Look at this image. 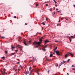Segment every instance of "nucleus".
Wrapping results in <instances>:
<instances>
[{
    "label": "nucleus",
    "instance_id": "obj_1",
    "mask_svg": "<svg viewBox=\"0 0 75 75\" xmlns=\"http://www.w3.org/2000/svg\"><path fill=\"white\" fill-rule=\"evenodd\" d=\"M42 39H43V37H42L40 39L39 41L40 42H37L36 41H35L33 43V45H37L36 46V48H38V46L40 45V44L42 42Z\"/></svg>",
    "mask_w": 75,
    "mask_h": 75
},
{
    "label": "nucleus",
    "instance_id": "obj_2",
    "mask_svg": "<svg viewBox=\"0 0 75 75\" xmlns=\"http://www.w3.org/2000/svg\"><path fill=\"white\" fill-rule=\"evenodd\" d=\"M23 42L26 46H27L28 45H27V40H25V39H24L23 40Z\"/></svg>",
    "mask_w": 75,
    "mask_h": 75
},
{
    "label": "nucleus",
    "instance_id": "obj_3",
    "mask_svg": "<svg viewBox=\"0 0 75 75\" xmlns=\"http://www.w3.org/2000/svg\"><path fill=\"white\" fill-rule=\"evenodd\" d=\"M66 62H67V61H64V60H63V62H62L61 63L59 64V66H61V65H62V64H65Z\"/></svg>",
    "mask_w": 75,
    "mask_h": 75
},
{
    "label": "nucleus",
    "instance_id": "obj_4",
    "mask_svg": "<svg viewBox=\"0 0 75 75\" xmlns=\"http://www.w3.org/2000/svg\"><path fill=\"white\" fill-rule=\"evenodd\" d=\"M1 74H3V75H4V74H7V73H6V71L3 72V71H2V70H1Z\"/></svg>",
    "mask_w": 75,
    "mask_h": 75
},
{
    "label": "nucleus",
    "instance_id": "obj_5",
    "mask_svg": "<svg viewBox=\"0 0 75 75\" xmlns=\"http://www.w3.org/2000/svg\"><path fill=\"white\" fill-rule=\"evenodd\" d=\"M67 54L68 55H69V54H70V55H71V57H74V54H73L72 53H68Z\"/></svg>",
    "mask_w": 75,
    "mask_h": 75
},
{
    "label": "nucleus",
    "instance_id": "obj_6",
    "mask_svg": "<svg viewBox=\"0 0 75 75\" xmlns=\"http://www.w3.org/2000/svg\"><path fill=\"white\" fill-rule=\"evenodd\" d=\"M17 47H18V48H23V47H22V46L19 45H17Z\"/></svg>",
    "mask_w": 75,
    "mask_h": 75
},
{
    "label": "nucleus",
    "instance_id": "obj_7",
    "mask_svg": "<svg viewBox=\"0 0 75 75\" xmlns=\"http://www.w3.org/2000/svg\"><path fill=\"white\" fill-rule=\"evenodd\" d=\"M56 54H57V55H59L60 54H59V51H56Z\"/></svg>",
    "mask_w": 75,
    "mask_h": 75
},
{
    "label": "nucleus",
    "instance_id": "obj_8",
    "mask_svg": "<svg viewBox=\"0 0 75 75\" xmlns=\"http://www.w3.org/2000/svg\"><path fill=\"white\" fill-rule=\"evenodd\" d=\"M69 37V39H71V38H74V37L72 36H71V37Z\"/></svg>",
    "mask_w": 75,
    "mask_h": 75
},
{
    "label": "nucleus",
    "instance_id": "obj_9",
    "mask_svg": "<svg viewBox=\"0 0 75 75\" xmlns=\"http://www.w3.org/2000/svg\"><path fill=\"white\" fill-rule=\"evenodd\" d=\"M45 44H46L47 43V42H49V41H48V40H46L45 41Z\"/></svg>",
    "mask_w": 75,
    "mask_h": 75
},
{
    "label": "nucleus",
    "instance_id": "obj_10",
    "mask_svg": "<svg viewBox=\"0 0 75 75\" xmlns=\"http://www.w3.org/2000/svg\"><path fill=\"white\" fill-rule=\"evenodd\" d=\"M29 73V71H27L26 73H25V74L26 75H27V74H28Z\"/></svg>",
    "mask_w": 75,
    "mask_h": 75
},
{
    "label": "nucleus",
    "instance_id": "obj_11",
    "mask_svg": "<svg viewBox=\"0 0 75 75\" xmlns=\"http://www.w3.org/2000/svg\"><path fill=\"white\" fill-rule=\"evenodd\" d=\"M57 47H56V48L54 50V52H56L55 51V50H57Z\"/></svg>",
    "mask_w": 75,
    "mask_h": 75
},
{
    "label": "nucleus",
    "instance_id": "obj_12",
    "mask_svg": "<svg viewBox=\"0 0 75 75\" xmlns=\"http://www.w3.org/2000/svg\"><path fill=\"white\" fill-rule=\"evenodd\" d=\"M65 57V58L66 59L68 57V55L67 54H66Z\"/></svg>",
    "mask_w": 75,
    "mask_h": 75
},
{
    "label": "nucleus",
    "instance_id": "obj_13",
    "mask_svg": "<svg viewBox=\"0 0 75 75\" xmlns=\"http://www.w3.org/2000/svg\"><path fill=\"white\" fill-rule=\"evenodd\" d=\"M47 47V45H46L45 46L43 47L44 49H45V48H46Z\"/></svg>",
    "mask_w": 75,
    "mask_h": 75
},
{
    "label": "nucleus",
    "instance_id": "obj_14",
    "mask_svg": "<svg viewBox=\"0 0 75 75\" xmlns=\"http://www.w3.org/2000/svg\"><path fill=\"white\" fill-rule=\"evenodd\" d=\"M33 60H34V61H37V59H36V58H34V57H33Z\"/></svg>",
    "mask_w": 75,
    "mask_h": 75
},
{
    "label": "nucleus",
    "instance_id": "obj_15",
    "mask_svg": "<svg viewBox=\"0 0 75 75\" xmlns=\"http://www.w3.org/2000/svg\"><path fill=\"white\" fill-rule=\"evenodd\" d=\"M11 48L12 49H14V48H15V47H13V45H12L11 46Z\"/></svg>",
    "mask_w": 75,
    "mask_h": 75
},
{
    "label": "nucleus",
    "instance_id": "obj_16",
    "mask_svg": "<svg viewBox=\"0 0 75 75\" xmlns=\"http://www.w3.org/2000/svg\"><path fill=\"white\" fill-rule=\"evenodd\" d=\"M53 1L55 4H57V2L55 0H53Z\"/></svg>",
    "mask_w": 75,
    "mask_h": 75
},
{
    "label": "nucleus",
    "instance_id": "obj_17",
    "mask_svg": "<svg viewBox=\"0 0 75 75\" xmlns=\"http://www.w3.org/2000/svg\"><path fill=\"white\" fill-rule=\"evenodd\" d=\"M70 61V59H68V60L66 61H67V62H69Z\"/></svg>",
    "mask_w": 75,
    "mask_h": 75
},
{
    "label": "nucleus",
    "instance_id": "obj_18",
    "mask_svg": "<svg viewBox=\"0 0 75 75\" xmlns=\"http://www.w3.org/2000/svg\"><path fill=\"white\" fill-rule=\"evenodd\" d=\"M52 54H51L50 55V57H52Z\"/></svg>",
    "mask_w": 75,
    "mask_h": 75
},
{
    "label": "nucleus",
    "instance_id": "obj_19",
    "mask_svg": "<svg viewBox=\"0 0 75 75\" xmlns=\"http://www.w3.org/2000/svg\"><path fill=\"white\" fill-rule=\"evenodd\" d=\"M4 58H5V57H1L2 59H4Z\"/></svg>",
    "mask_w": 75,
    "mask_h": 75
},
{
    "label": "nucleus",
    "instance_id": "obj_20",
    "mask_svg": "<svg viewBox=\"0 0 75 75\" xmlns=\"http://www.w3.org/2000/svg\"><path fill=\"white\" fill-rule=\"evenodd\" d=\"M46 61H50V59H46Z\"/></svg>",
    "mask_w": 75,
    "mask_h": 75
},
{
    "label": "nucleus",
    "instance_id": "obj_21",
    "mask_svg": "<svg viewBox=\"0 0 75 75\" xmlns=\"http://www.w3.org/2000/svg\"><path fill=\"white\" fill-rule=\"evenodd\" d=\"M15 51L16 52H18V50H15Z\"/></svg>",
    "mask_w": 75,
    "mask_h": 75
},
{
    "label": "nucleus",
    "instance_id": "obj_22",
    "mask_svg": "<svg viewBox=\"0 0 75 75\" xmlns=\"http://www.w3.org/2000/svg\"><path fill=\"white\" fill-rule=\"evenodd\" d=\"M38 71H39V70H38V72H37V74H38L39 75H40V73H38Z\"/></svg>",
    "mask_w": 75,
    "mask_h": 75
},
{
    "label": "nucleus",
    "instance_id": "obj_23",
    "mask_svg": "<svg viewBox=\"0 0 75 75\" xmlns=\"http://www.w3.org/2000/svg\"><path fill=\"white\" fill-rule=\"evenodd\" d=\"M55 42H60V41H57V40L55 41Z\"/></svg>",
    "mask_w": 75,
    "mask_h": 75
},
{
    "label": "nucleus",
    "instance_id": "obj_24",
    "mask_svg": "<svg viewBox=\"0 0 75 75\" xmlns=\"http://www.w3.org/2000/svg\"><path fill=\"white\" fill-rule=\"evenodd\" d=\"M42 24L44 25H45V23H42Z\"/></svg>",
    "mask_w": 75,
    "mask_h": 75
},
{
    "label": "nucleus",
    "instance_id": "obj_25",
    "mask_svg": "<svg viewBox=\"0 0 75 75\" xmlns=\"http://www.w3.org/2000/svg\"><path fill=\"white\" fill-rule=\"evenodd\" d=\"M5 54H7V51H5Z\"/></svg>",
    "mask_w": 75,
    "mask_h": 75
},
{
    "label": "nucleus",
    "instance_id": "obj_26",
    "mask_svg": "<svg viewBox=\"0 0 75 75\" xmlns=\"http://www.w3.org/2000/svg\"><path fill=\"white\" fill-rule=\"evenodd\" d=\"M50 11H52V8H51L50 9H49Z\"/></svg>",
    "mask_w": 75,
    "mask_h": 75
},
{
    "label": "nucleus",
    "instance_id": "obj_27",
    "mask_svg": "<svg viewBox=\"0 0 75 75\" xmlns=\"http://www.w3.org/2000/svg\"><path fill=\"white\" fill-rule=\"evenodd\" d=\"M20 51H21V52H23V50H22V49L20 48Z\"/></svg>",
    "mask_w": 75,
    "mask_h": 75
},
{
    "label": "nucleus",
    "instance_id": "obj_28",
    "mask_svg": "<svg viewBox=\"0 0 75 75\" xmlns=\"http://www.w3.org/2000/svg\"><path fill=\"white\" fill-rule=\"evenodd\" d=\"M1 38H3V39L4 38V37L3 36L1 37Z\"/></svg>",
    "mask_w": 75,
    "mask_h": 75
},
{
    "label": "nucleus",
    "instance_id": "obj_29",
    "mask_svg": "<svg viewBox=\"0 0 75 75\" xmlns=\"http://www.w3.org/2000/svg\"><path fill=\"white\" fill-rule=\"evenodd\" d=\"M69 40H70V42H71L72 41V40H71V39H69Z\"/></svg>",
    "mask_w": 75,
    "mask_h": 75
},
{
    "label": "nucleus",
    "instance_id": "obj_30",
    "mask_svg": "<svg viewBox=\"0 0 75 75\" xmlns=\"http://www.w3.org/2000/svg\"><path fill=\"white\" fill-rule=\"evenodd\" d=\"M15 53H12V54H11V55H14Z\"/></svg>",
    "mask_w": 75,
    "mask_h": 75
},
{
    "label": "nucleus",
    "instance_id": "obj_31",
    "mask_svg": "<svg viewBox=\"0 0 75 75\" xmlns=\"http://www.w3.org/2000/svg\"><path fill=\"white\" fill-rule=\"evenodd\" d=\"M38 5H39L38 4H37L35 6H36V7H37V6H38Z\"/></svg>",
    "mask_w": 75,
    "mask_h": 75
},
{
    "label": "nucleus",
    "instance_id": "obj_32",
    "mask_svg": "<svg viewBox=\"0 0 75 75\" xmlns=\"http://www.w3.org/2000/svg\"><path fill=\"white\" fill-rule=\"evenodd\" d=\"M43 51H46V49H43Z\"/></svg>",
    "mask_w": 75,
    "mask_h": 75
},
{
    "label": "nucleus",
    "instance_id": "obj_33",
    "mask_svg": "<svg viewBox=\"0 0 75 75\" xmlns=\"http://www.w3.org/2000/svg\"><path fill=\"white\" fill-rule=\"evenodd\" d=\"M28 24V23H25V25H27Z\"/></svg>",
    "mask_w": 75,
    "mask_h": 75
},
{
    "label": "nucleus",
    "instance_id": "obj_34",
    "mask_svg": "<svg viewBox=\"0 0 75 75\" xmlns=\"http://www.w3.org/2000/svg\"><path fill=\"white\" fill-rule=\"evenodd\" d=\"M14 18H17V17H16V16H14Z\"/></svg>",
    "mask_w": 75,
    "mask_h": 75
},
{
    "label": "nucleus",
    "instance_id": "obj_35",
    "mask_svg": "<svg viewBox=\"0 0 75 75\" xmlns=\"http://www.w3.org/2000/svg\"><path fill=\"white\" fill-rule=\"evenodd\" d=\"M65 20H68V19L67 18H65Z\"/></svg>",
    "mask_w": 75,
    "mask_h": 75
},
{
    "label": "nucleus",
    "instance_id": "obj_36",
    "mask_svg": "<svg viewBox=\"0 0 75 75\" xmlns=\"http://www.w3.org/2000/svg\"><path fill=\"white\" fill-rule=\"evenodd\" d=\"M17 64H20V62H18L17 63Z\"/></svg>",
    "mask_w": 75,
    "mask_h": 75
},
{
    "label": "nucleus",
    "instance_id": "obj_37",
    "mask_svg": "<svg viewBox=\"0 0 75 75\" xmlns=\"http://www.w3.org/2000/svg\"><path fill=\"white\" fill-rule=\"evenodd\" d=\"M57 12H58L59 13V12H60V11H57Z\"/></svg>",
    "mask_w": 75,
    "mask_h": 75
},
{
    "label": "nucleus",
    "instance_id": "obj_38",
    "mask_svg": "<svg viewBox=\"0 0 75 75\" xmlns=\"http://www.w3.org/2000/svg\"><path fill=\"white\" fill-rule=\"evenodd\" d=\"M20 70H21V69H18V71H20Z\"/></svg>",
    "mask_w": 75,
    "mask_h": 75
},
{
    "label": "nucleus",
    "instance_id": "obj_39",
    "mask_svg": "<svg viewBox=\"0 0 75 75\" xmlns=\"http://www.w3.org/2000/svg\"><path fill=\"white\" fill-rule=\"evenodd\" d=\"M15 68H16V67H14V68H13V69L14 70H15Z\"/></svg>",
    "mask_w": 75,
    "mask_h": 75
},
{
    "label": "nucleus",
    "instance_id": "obj_40",
    "mask_svg": "<svg viewBox=\"0 0 75 75\" xmlns=\"http://www.w3.org/2000/svg\"><path fill=\"white\" fill-rule=\"evenodd\" d=\"M46 6H48V4H46Z\"/></svg>",
    "mask_w": 75,
    "mask_h": 75
},
{
    "label": "nucleus",
    "instance_id": "obj_41",
    "mask_svg": "<svg viewBox=\"0 0 75 75\" xmlns=\"http://www.w3.org/2000/svg\"><path fill=\"white\" fill-rule=\"evenodd\" d=\"M46 21H48V19H47V18H46Z\"/></svg>",
    "mask_w": 75,
    "mask_h": 75
},
{
    "label": "nucleus",
    "instance_id": "obj_42",
    "mask_svg": "<svg viewBox=\"0 0 75 75\" xmlns=\"http://www.w3.org/2000/svg\"><path fill=\"white\" fill-rule=\"evenodd\" d=\"M4 71H6V69H4Z\"/></svg>",
    "mask_w": 75,
    "mask_h": 75
},
{
    "label": "nucleus",
    "instance_id": "obj_43",
    "mask_svg": "<svg viewBox=\"0 0 75 75\" xmlns=\"http://www.w3.org/2000/svg\"><path fill=\"white\" fill-rule=\"evenodd\" d=\"M29 43H30V42H31V41L30 40V41H29Z\"/></svg>",
    "mask_w": 75,
    "mask_h": 75
},
{
    "label": "nucleus",
    "instance_id": "obj_44",
    "mask_svg": "<svg viewBox=\"0 0 75 75\" xmlns=\"http://www.w3.org/2000/svg\"><path fill=\"white\" fill-rule=\"evenodd\" d=\"M49 72H50V70H48V73H49Z\"/></svg>",
    "mask_w": 75,
    "mask_h": 75
},
{
    "label": "nucleus",
    "instance_id": "obj_45",
    "mask_svg": "<svg viewBox=\"0 0 75 75\" xmlns=\"http://www.w3.org/2000/svg\"><path fill=\"white\" fill-rule=\"evenodd\" d=\"M31 67H30V68H29V69H31Z\"/></svg>",
    "mask_w": 75,
    "mask_h": 75
},
{
    "label": "nucleus",
    "instance_id": "obj_46",
    "mask_svg": "<svg viewBox=\"0 0 75 75\" xmlns=\"http://www.w3.org/2000/svg\"><path fill=\"white\" fill-rule=\"evenodd\" d=\"M74 7H75V5H74Z\"/></svg>",
    "mask_w": 75,
    "mask_h": 75
},
{
    "label": "nucleus",
    "instance_id": "obj_47",
    "mask_svg": "<svg viewBox=\"0 0 75 75\" xmlns=\"http://www.w3.org/2000/svg\"><path fill=\"white\" fill-rule=\"evenodd\" d=\"M57 4H56L55 5V6H56L57 7Z\"/></svg>",
    "mask_w": 75,
    "mask_h": 75
},
{
    "label": "nucleus",
    "instance_id": "obj_48",
    "mask_svg": "<svg viewBox=\"0 0 75 75\" xmlns=\"http://www.w3.org/2000/svg\"><path fill=\"white\" fill-rule=\"evenodd\" d=\"M60 20H59V22H60Z\"/></svg>",
    "mask_w": 75,
    "mask_h": 75
},
{
    "label": "nucleus",
    "instance_id": "obj_49",
    "mask_svg": "<svg viewBox=\"0 0 75 75\" xmlns=\"http://www.w3.org/2000/svg\"><path fill=\"white\" fill-rule=\"evenodd\" d=\"M58 10V9L57 8V9H56V10H57H57Z\"/></svg>",
    "mask_w": 75,
    "mask_h": 75
},
{
    "label": "nucleus",
    "instance_id": "obj_50",
    "mask_svg": "<svg viewBox=\"0 0 75 75\" xmlns=\"http://www.w3.org/2000/svg\"><path fill=\"white\" fill-rule=\"evenodd\" d=\"M58 25H59V24L58 23V24H57V26H58Z\"/></svg>",
    "mask_w": 75,
    "mask_h": 75
},
{
    "label": "nucleus",
    "instance_id": "obj_51",
    "mask_svg": "<svg viewBox=\"0 0 75 75\" xmlns=\"http://www.w3.org/2000/svg\"><path fill=\"white\" fill-rule=\"evenodd\" d=\"M60 15H62V14H60Z\"/></svg>",
    "mask_w": 75,
    "mask_h": 75
},
{
    "label": "nucleus",
    "instance_id": "obj_52",
    "mask_svg": "<svg viewBox=\"0 0 75 75\" xmlns=\"http://www.w3.org/2000/svg\"><path fill=\"white\" fill-rule=\"evenodd\" d=\"M57 66H58V64H57Z\"/></svg>",
    "mask_w": 75,
    "mask_h": 75
},
{
    "label": "nucleus",
    "instance_id": "obj_53",
    "mask_svg": "<svg viewBox=\"0 0 75 75\" xmlns=\"http://www.w3.org/2000/svg\"><path fill=\"white\" fill-rule=\"evenodd\" d=\"M53 54H55V53H53Z\"/></svg>",
    "mask_w": 75,
    "mask_h": 75
},
{
    "label": "nucleus",
    "instance_id": "obj_54",
    "mask_svg": "<svg viewBox=\"0 0 75 75\" xmlns=\"http://www.w3.org/2000/svg\"><path fill=\"white\" fill-rule=\"evenodd\" d=\"M21 68L22 69V68H23V67H21Z\"/></svg>",
    "mask_w": 75,
    "mask_h": 75
},
{
    "label": "nucleus",
    "instance_id": "obj_55",
    "mask_svg": "<svg viewBox=\"0 0 75 75\" xmlns=\"http://www.w3.org/2000/svg\"><path fill=\"white\" fill-rule=\"evenodd\" d=\"M67 75H69V74H68V73H67Z\"/></svg>",
    "mask_w": 75,
    "mask_h": 75
},
{
    "label": "nucleus",
    "instance_id": "obj_56",
    "mask_svg": "<svg viewBox=\"0 0 75 75\" xmlns=\"http://www.w3.org/2000/svg\"><path fill=\"white\" fill-rule=\"evenodd\" d=\"M12 51H13V49H12Z\"/></svg>",
    "mask_w": 75,
    "mask_h": 75
},
{
    "label": "nucleus",
    "instance_id": "obj_57",
    "mask_svg": "<svg viewBox=\"0 0 75 75\" xmlns=\"http://www.w3.org/2000/svg\"><path fill=\"white\" fill-rule=\"evenodd\" d=\"M21 67V66H20V67Z\"/></svg>",
    "mask_w": 75,
    "mask_h": 75
},
{
    "label": "nucleus",
    "instance_id": "obj_58",
    "mask_svg": "<svg viewBox=\"0 0 75 75\" xmlns=\"http://www.w3.org/2000/svg\"><path fill=\"white\" fill-rule=\"evenodd\" d=\"M72 67H74V66H72Z\"/></svg>",
    "mask_w": 75,
    "mask_h": 75
},
{
    "label": "nucleus",
    "instance_id": "obj_59",
    "mask_svg": "<svg viewBox=\"0 0 75 75\" xmlns=\"http://www.w3.org/2000/svg\"><path fill=\"white\" fill-rule=\"evenodd\" d=\"M55 75H57V74H55Z\"/></svg>",
    "mask_w": 75,
    "mask_h": 75
},
{
    "label": "nucleus",
    "instance_id": "obj_60",
    "mask_svg": "<svg viewBox=\"0 0 75 75\" xmlns=\"http://www.w3.org/2000/svg\"><path fill=\"white\" fill-rule=\"evenodd\" d=\"M72 66H74V65H72Z\"/></svg>",
    "mask_w": 75,
    "mask_h": 75
},
{
    "label": "nucleus",
    "instance_id": "obj_61",
    "mask_svg": "<svg viewBox=\"0 0 75 75\" xmlns=\"http://www.w3.org/2000/svg\"><path fill=\"white\" fill-rule=\"evenodd\" d=\"M74 47H75V46H74Z\"/></svg>",
    "mask_w": 75,
    "mask_h": 75
}]
</instances>
